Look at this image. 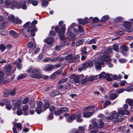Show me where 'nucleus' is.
Returning a JSON list of instances; mask_svg holds the SVG:
<instances>
[{
  "instance_id": "1",
  "label": "nucleus",
  "mask_w": 133,
  "mask_h": 133,
  "mask_svg": "<svg viewBox=\"0 0 133 133\" xmlns=\"http://www.w3.org/2000/svg\"><path fill=\"white\" fill-rule=\"evenodd\" d=\"M55 29L57 32L58 33L59 35L60 36V40L61 42L63 44V46H64L66 45L65 43L66 42L65 37L63 36L65 31V28L64 26H63L59 30V27L57 26H56L55 27Z\"/></svg>"
},
{
  "instance_id": "2",
  "label": "nucleus",
  "mask_w": 133,
  "mask_h": 133,
  "mask_svg": "<svg viewBox=\"0 0 133 133\" xmlns=\"http://www.w3.org/2000/svg\"><path fill=\"white\" fill-rule=\"evenodd\" d=\"M37 30V29L35 28V26H34L31 25L30 26L27 30V32L26 33L25 32L26 31V30L24 29H21L20 30V32L21 34H22L24 36L26 37H28L30 36V34L28 35L27 33L30 32L31 33V36H34L35 34V32Z\"/></svg>"
},
{
  "instance_id": "3",
  "label": "nucleus",
  "mask_w": 133,
  "mask_h": 133,
  "mask_svg": "<svg viewBox=\"0 0 133 133\" xmlns=\"http://www.w3.org/2000/svg\"><path fill=\"white\" fill-rule=\"evenodd\" d=\"M40 70L38 68H34L32 69L31 77L32 78H42V75L40 73Z\"/></svg>"
},
{
  "instance_id": "4",
  "label": "nucleus",
  "mask_w": 133,
  "mask_h": 133,
  "mask_svg": "<svg viewBox=\"0 0 133 133\" xmlns=\"http://www.w3.org/2000/svg\"><path fill=\"white\" fill-rule=\"evenodd\" d=\"M94 65V63L92 61H90L85 62L83 64L82 66L78 68V70L81 71L83 70L84 68L92 66Z\"/></svg>"
},
{
  "instance_id": "5",
  "label": "nucleus",
  "mask_w": 133,
  "mask_h": 133,
  "mask_svg": "<svg viewBox=\"0 0 133 133\" xmlns=\"http://www.w3.org/2000/svg\"><path fill=\"white\" fill-rule=\"evenodd\" d=\"M111 56L106 52H104L103 55H102L101 57V59L100 60L103 61H104L105 62H108L110 60Z\"/></svg>"
},
{
  "instance_id": "6",
  "label": "nucleus",
  "mask_w": 133,
  "mask_h": 133,
  "mask_svg": "<svg viewBox=\"0 0 133 133\" xmlns=\"http://www.w3.org/2000/svg\"><path fill=\"white\" fill-rule=\"evenodd\" d=\"M5 4L6 6H9L12 9H14V7H15L17 8L18 6L17 2V1H14L10 2L9 1H6Z\"/></svg>"
},
{
  "instance_id": "7",
  "label": "nucleus",
  "mask_w": 133,
  "mask_h": 133,
  "mask_svg": "<svg viewBox=\"0 0 133 133\" xmlns=\"http://www.w3.org/2000/svg\"><path fill=\"white\" fill-rule=\"evenodd\" d=\"M104 63L103 61H101L100 59H99L95 62L94 64L96 69L97 70H100L101 68V65H103Z\"/></svg>"
},
{
  "instance_id": "8",
  "label": "nucleus",
  "mask_w": 133,
  "mask_h": 133,
  "mask_svg": "<svg viewBox=\"0 0 133 133\" xmlns=\"http://www.w3.org/2000/svg\"><path fill=\"white\" fill-rule=\"evenodd\" d=\"M65 116L66 120L69 122H71L73 120L75 119L76 118V115L74 114L72 115L71 116H69L67 113H66L64 115Z\"/></svg>"
},
{
  "instance_id": "9",
  "label": "nucleus",
  "mask_w": 133,
  "mask_h": 133,
  "mask_svg": "<svg viewBox=\"0 0 133 133\" xmlns=\"http://www.w3.org/2000/svg\"><path fill=\"white\" fill-rule=\"evenodd\" d=\"M124 25L125 26V30L126 31L131 32L132 31V29L131 27V24L130 22H126L124 23Z\"/></svg>"
},
{
  "instance_id": "10",
  "label": "nucleus",
  "mask_w": 133,
  "mask_h": 133,
  "mask_svg": "<svg viewBox=\"0 0 133 133\" xmlns=\"http://www.w3.org/2000/svg\"><path fill=\"white\" fill-rule=\"evenodd\" d=\"M17 9H19L21 8L23 10H26L27 9V6L26 3L24 2H22L21 3H19L18 4Z\"/></svg>"
},
{
  "instance_id": "11",
  "label": "nucleus",
  "mask_w": 133,
  "mask_h": 133,
  "mask_svg": "<svg viewBox=\"0 0 133 133\" xmlns=\"http://www.w3.org/2000/svg\"><path fill=\"white\" fill-rule=\"evenodd\" d=\"M43 105V103L41 101L37 103L38 107L36 109V111L38 114H40L41 111V108Z\"/></svg>"
},
{
  "instance_id": "12",
  "label": "nucleus",
  "mask_w": 133,
  "mask_h": 133,
  "mask_svg": "<svg viewBox=\"0 0 133 133\" xmlns=\"http://www.w3.org/2000/svg\"><path fill=\"white\" fill-rule=\"evenodd\" d=\"M54 39L52 37L48 38L44 40V42L49 45H51L53 43Z\"/></svg>"
},
{
  "instance_id": "13",
  "label": "nucleus",
  "mask_w": 133,
  "mask_h": 133,
  "mask_svg": "<svg viewBox=\"0 0 133 133\" xmlns=\"http://www.w3.org/2000/svg\"><path fill=\"white\" fill-rule=\"evenodd\" d=\"M66 34L67 36H69L72 40L76 39V37L75 35L72 32H71L70 30H68Z\"/></svg>"
},
{
  "instance_id": "14",
  "label": "nucleus",
  "mask_w": 133,
  "mask_h": 133,
  "mask_svg": "<svg viewBox=\"0 0 133 133\" xmlns=\"http://www.w3.org/2000/svg\"><path fill=\"white\" fill-rule=\"evenodd\" d=\"M110 75H111V74H109L108 73H106L104 72H103L98 75V78H101L105 77H108L110 76Z\"/></svg>"
},
{
  "instance_id": "15",
  "label": "nucleus",
  "mask_w": 133,
  "mask_h": 133,
  "mask_svg": "<svg viewBox=\"0 0 133 133\" xmlns=\"http://www.w3.org/2000/svg\"><path fill=\"white\" fill-rule=\"evenodd\" d=\"M82 113H77L76 115V119L78 122H81L82 121L83 119L81 118Z\"/></svg>"
},
{
  "instance_id": "16",
  "label": "nucleus",
  "mask_w": 133,
  "mask_h": 133,
  "mask_svg": "<svg viewBox=\"0 0 133 133\" xmlns=\"http://www.w3.org/2000/svg\"><path fill=\"white\" fill-rule=\"evenodd\" d=\"M120 49L121 53L123 55H125L126 54L125 52H126L128 50L127 46L125 45H123L121 47Z\"/></svg>"
},
{
  "instance_id": "17",
  "label": "nucleus",
  "mask_w": 133,
  "mask_h": 133,
  "mask_svg": "<svg viewBox=\"0 0 133 133\" xmlns=\"http://www.w3.org/2000/svg\"><path fill=\"white\" fill-rule=\"evenodd\" d=\"M93 115L92 112H89L87 111L83 112V116L85 118H88L91 116Z\"/></svg>"
},
{
  "instance_id": "18",
  "label": "nucleus",
  "mask_w": 133,
  "mask_h": 133,
  "mask_svg": "<svg viewBox=\"0 0 133 133\" xmlns=\"http://www.w3.org/2000/svg\"><path fill=\"white\" fill-rule=\"evenodd\" d=\"M95 107L94 106H89L84 108L85 110H87L89 112H92L93 113L94 112Z\"/></svg>"
},
{
  "instance_id": "19",
  "label": "nucleus",
  "mask_w": 133,
  "mask_h": 133,
  "mask_svg": "<svg viewBox=\"0 0 133 133\" xmlns=\"http://www.w3.org/2000/svg\"><path fill=\"white\" fill-rule=\"evenodd\" d=\"M54 68V66L52 65H47L44 67V70L46 71L52 70Z\"/></svg>"
},
{
  "instance_id": "20",
  "label": "nucleus",
  "mask_w": 133,
  "mask_h": 133,
  "mask_svg": "<svg viewBox=\"0 0 133 133\" xmlns=\"http://www.w3.org/2000/svg\"><path fill=\"white\" fill-rule=\"evenodd\" d=\"M12 68V66L10 65L6 66L4 68V71L6 72H9Z\"/></svg>"
},
{
  "instance_id": "21",
  "label": "nucleus",
  "mask_w": 133,
  "mask_h": 133,
  "mask_svg": "<svg viewBox=\"0 0 133 133\" xmlns=\"http://www.w3.org/2000/svg\"><path fill=\"white\" fill-rule=\"evenodd\" d=\"M14 126L18 129V131H19L22 130V124L20 123H14Z\"/></svg>"
},
{
  "instance_id": "22",
  "label": "nucleus",
  "mask_w": 133,
  "mask_h": 133,
  "mask_svg": "<svg viewBox=\"0 0 133 133\" xmlns=\"http://www.w3.org/2000/svg\"><path fill=\"white\" fill-rule=\"evenodd\" d=\"M21 108V104L18 103H15L13 105V107L12 109L14 111L17 108V109H20Z\"/></svg>"
},
{
  "instance_id": "23",
  "label": "nucleus",
  "mask_w": 133,
  "mask_h": 133,
  "mask_svg": "<svg viewBox=\"0 0 133 133\" xmlns=\"http://www.w3.org/2000/svg\"><path fill=\"white\" fill-rule=\"evenodd\" d=\"M87 17H85L84 19H78V23L80 24L84 25L87 23L86 20Z\"/></svg>"
},
{
  "instance_id": "24",
  "label": "nucleus",
  "mask_w": 133,
  "mask_h": 133,
  "mask_svg": "<svg viewBox=\"0 0 133 133\" xmlns=\"http://www.w3.org/2000/svg\"><path fill=\"white\" fill-rule=\"evenodd\" d=\"M9 33L10 34L12 35L15 38H17L19 36L18 34V33H17L15 31L12 30H11L10 31Z\"/></svg>"
},
{
  "instance_id": "25",
  "label": "nucleus",
  "mask_w": 133,
  "mask_h": 133,
  "mask_svg": "<svg viewBox=\"0 0 133 133\" xmlns=\"http://www.w3.org/2000/svg\"><path fill=\"white\" fill-rule=\"evenodd\" d=\"M118 96V95L115 93H112L110 94L109 98L110 100H113L116 98Z\"/></svg>"
},
{
  "instance_id": "26",
  "label": "nucleus",
  "mask_w": 133,
  "mask_h": 133,
  "mask_svg": "<svg viewBox=\"0 0 133 133\" xmlns=\"http://www.w3.org/2000/svg\"><path fill=\"white\" fill-rule=\"evenodd\" d=\"M98 75H95V76H91L89 77L88 78V81H91L95 79H98Z\"/></svg>"
},
{
  "instance_id": "27",
  "label": "nucleus",
  "mask_w": 133,
  "mask_h": 133,
  "mask_svg": "<svg viewBox=\"0 0 133 133\" xmlns=\"http://www.w3.org/2000/svg\"><path fill=\"white\" fill-rule=\"evenodd\" d=\"M126 102L129 105L133 106V100L128 98L126 99Z\"/></svg>"
},
{
  "instance_id": "28",
  "label": "nucleus",
  "mask_w": 133,
  "mask_h": 133,
  "mask_svg": "<svg viewBox=\"0 0 133 133\" xmlns=\"http://www.w3.org/2000/svg\"><path fill=\"white\" fill-rule=\"evenodd\" d=\"M68 79L67 78H64L61 79L57 82L58 84L59 85L61 84H63L68 81Z\"/></svg>"
},
{
  "instance_id": "29",
  "label": "nucleus",
  "mask_w": 133,
  "mask_h": 133,
  "mask_svg": "<svg viewBox=\"0 0 133 133\" xmlns=\"http://www.w3.org/2000/svg\"><path fill=\"white\" fill-rule=\"evenodd\" d=\"M48 4V2L47 0H42L41 5L43 7H46Z\"/></svg>"
},
{
  "instance_id": "30",
  "label": "nucleus",
  "mask_w": 133,
  "mask_h": 133,
  "mask_svg": "<svg viewBox=\"0 0 133 133\" xmlns=\"http://www.w3.org/2000/svg\"><path fill=\"white\" fill-rule=\"evenodd\" d=\"M59 94V92L57 91H55L50 93L49 95L51 97H54Z\"/></svg>"
},
{
  "instance_id": "31",
  "label": "nucleus",
  "mask_w": 133,
  "mask_h": 133,
  "mask_svg": "<svg viewBox=\"0 0 133 133\" xmlns=\"http://www.w3.org/2000/svg\"><path fill=\"white\" fill-rule=\"evenodd\" d=\"M93 124L95 127H98V124L97 122V120L96 119H93L91 122Z\"/></svg>"
},
{
  "instance_id": "32",
  "label": "nucleus",
  "mask_w": 133,
  "mask_h": 133,
  "mask_svg": "<svg viewBox=\"0 0 133 133\" xmlns=\"http://www.w3.org/2000/svg\"><path fill=\"white\" fill-rule=\"evenodd\" d=\"M65 59L66 60H70V62H72L73 60H72L73 58V56L72 54H69L68 55L65 57Z\"/></svg>"
},
{
  "instance_id": "33",
  "label": "nucleus",
  "mask_w": 133,
  "mask_h": 133,
  "mask_svg": "<svg viewBox=\"0 0 133 133\" xmlns=\"http://www.w3.org/2000/svg\"><path fill=\"white\" fill-rule=\"evenodd\" d=\"M111 114L112 117L114 119H116L118 117V114L115 112H113Z\"/></svg>"
},
{
  "instance_id": "34",
  "label": "nucleus",
  "mask_w": 133,
  "mask_h": 133,
  "mask_svg": "<svg viewBox=\"0 0 133 133\" xmlns=\"http://www.w3.org/2000/svg\"><path fill=\"white\" fill-rule=\"evenodd\" d=\"M61 73V71H58L55 72L53 74H52L51 77H53L54 78L56 77L55 75H60Z\"/></svg>"
},
{
  "instance_id": "35",
  "label": "nucleus",
  "mask_w": 133,
  "mask_h": 133,
  "mask_svg": "<svg viewBox=\"0 0 133 133\" xmlns=\"http://www.w3.org/2000/svg\"><path fill=\"white\" fill-rule=\"evenodd\" d=\"M122 19V17H117L114 19L113 20V21L114 23H117L121 21Z\"/></svg>"
},
{
  "instance_id": "36",
  "label": "nucleus",
  "mask_w": 133,
  "mask_h": 133,
  "mask_svg": "<svg viewBox=\"0 0 133 133\" xmlns=\"http://www.w3.org/2000/svg\"><path fill=\"white\" fill-rule=\"evenodd\" d=\"M74 81L76 83H79L80 81L79 79V77L78 75H76L74 79Z\"/></svg>"
},
{
  "instance_id": "37",
  "label": "nucleus",
  "mask_w": 133,
  "mask_h": 133,
  "mask_svg": "<svg viewBox=\"0 0 133 133\" xmlns=\"http://www.w3.org/2000/svg\"><path fill=\"white\" fill-rule=\"evenodd\" d=\"M22 22V21L16 18L14 19L13 21V23H14L19 24L21 23Z\"/></svg>"
},
{
  "instance_id": "38",
  "label": "nucleus",
  "mask_w": 133,
  "mask_h": 133,
  "mask_svg": "<svg viewBox=\"0 0 133 133\" xmlns=\"http://www.w3.org/2000/svg\"><path fill=\"white\" fill-rule=\"evenodd\" d=\"M133 85L129 86L126 88L125 90L127 91H130L132 90Z\"/></svg>"
},
{
  "instance_id": "39",
  "label": "nucleus",
  "mask_w": 133,
  "mask_h": 133,
  "mask_svg": "<svg viewBox=\"0 0 133 133\" xmlns=\"http://www.w3.org/2000/svg\"><path fill=\"white\" fill-rule=\"evenodd\" d=\"M9 92L8 90H5L4 92L3 96L5 97H8L9 95Z\"/></svg>"
},
{
  "instance_id": "40",
  "label": "nucleus",
  "mask_w": 133,
  "mask_h": 133,
  "mask_svg": "<svg viewBox=\"0 0 133 133\" xmlns=\"http://www.w3.org/2000/svg\"><path fill=\"white\" fill-rule=\"evenodd\" d=\"M97 39L96 38L93 39L90 41L89 43V44L95 43L97 41Z\"/></svg>"
},
{
  "instance_id": "41",
  "label": "nucleus",
  "mask_w": 133,
  "mask_h": 133,
  "mask_svg": "<svg viewBox=\"0 0 133 133\" xmlns=\"http://www.w3.org/2000/svg\"><path fill=\"white\" fill-rule=\"evenodd\" d=\"M26 77L25 74H22L19 76L17 77V80H20Z\"/></svg>"
},
{
  "instance_id": "42",
  "label": "nucleus",
  "mask_w": 133,
  "mask_h": 133,
  "mask_svg": "<svg viewBox=\"0 0 133 133\" xmlns=\"http://www.w3.org/2000/svg\"><path fill=\"white\" fill-rule=\"evenodd\" d=\"M8 32L6 30H2L0 31V34L2 36H4L6 35Z\"/></svg>"
},
{
  "instance_id": "43",
  "label": "nucleus",
  "mask_w": 133,
  "mask_h": 133,
  "mask_svg": "<svg viewBox=\"0 0 133 133\" xmlns=\"http://www.w3.org/2000/svg\"><path fill=\"white\" fill-rule=\"evenodd\" d=\"M109 18V17L108 15H105L102 17L101 19V21L102 22L105 21L108 19Z\"/></svg>"
},
{
  "instance_id": "44",
  "label": "nucleus",
  "mask_w": 133,
  "mask_h": 133,
  "mask_svg": "<svg viewBox=\"0 0 133 133\" xmlns=\"http://www.w3.org/2000/svg\"><path fill=\"white\" fill-rule=\"evenodd\" d=\"M111 104V102L110 101H106L104 103L103 105V107L105 108L107 105H110Z\"/></svg>"
},
{
  "instance_id": "45",
  "label": "nucleus",
  "mask_w": 133,
  "mask_h": 133,
  "mask_svg": "<svg viewBox=\"0 0 133 133\" xmlns=\"http://www.w3.org/2000/svg\"><path fill=\"white\" fill-rule=\"evenodd\" d=\"M118 45L115 44L113 45V49L116 51H118Z\"/></svg>"
},
{
  "instance_id": "46",
  "label": "nucleus",
  "mask_w": 133,
  "mask_h": 133,
  "mask_svg": "<svg viewBox=\"0 0 133 133\" xmlns=\"http://www.w3.org/2000/svg\"><path fill=\"white\" fill-rule=\"evenodd\" d=\"M125 90V89H120L116 91V94L118 95L119 94L123 92Z\"/></svg>"
},
{
  "instance_id": "47",
  "label": "nucleus",
  "mask_w": 133,
  "mask_h": 133,
  "mask_svg": "<svg viewBox=\"0 0 133 133\" xmlns=\"http://www.w3.org/2000/svg\"><path fill=\"white\" fill-rule=\"evenodd\" d=\"M8 19L13 22V21L14 19V16L12 15H10L8 16Z\"/></svg>"
},
{
  "instance_id": "48",
  "label": "nucleus",
  "mask_w": 133,
  "mask_h": 133,
  "mask_svg": "<svg viewBox=\"0 0 133 133\" xmlns=\"http://www.w3.org/2000/svg\"><path fill=\"white\" fill-rule=\"evenodd\" d=\"M87 49L86 47L84 48L82 50V53L83 55H85L87 54L88 51H86Z\"/></svg>"
},
{
  "instance_id": "49",
  "label": "nucleus",
  "mask_w": 133,
  "mask_h": 133,
  "mask_svg": "<svg viewBox=\"0 0 133 133\" xmlns=\"http://www.w3.org/2000/svg\"><path fill=\"white\" fill-rule=\"evenodd\" d=\"M16 89L15 88L13 90H11L10 91V94L11 96H13L15 94Z\"/></svg>"
},
{
  "instance_id": "50",
  "label": "nucleus",
  "mask_w": 133,
  "mask_h": 133,
  "mask_svg": "<svg viewBox=\"0 0 133 133\" xmlns=\"http://www.w3.org/2000/svg\"><path fill=\"white\" fill-rule=\"evenodd\" d=\"M28 47L29 48H31L34 46V44L33 43L31 42H29L27 44Z\"/></svg>"
},
{
  "instance_id": "51",
  "label": "nucleus",
  "mask_w": 133,
  "mask_h": 133,
  "mask_svg": "<svg viewBox=\"0 0 133 133\" xmlns=\"http://www.w3.org/2000/svg\"><path fill=\"white\" fill-rule=\"evenodd\" d=\"M29 98L28 97H26L22 101V103L23 104H25L27 103L28 101Z\"/></svg>"
},
{
  "instance_id": "52",
  "label": "nucleus",
  "mask_w": 133,
  "mask_h": 133,
  "mask_svg": "<svg viewBox=\"0 0 133 133\" xmlns=\"http://www.w3.org/2000/svg\"><path fill=\"white\" fill-rule=\"evenodd\" d=\"M84 42L83 40H81L76 42V44L77 46H79L82 44Z\"/></svg>"
},
{
  "instance_id": "53",
  "label": "nucleus",
  "mask_w": 133,
  "mask_h": 133,
  "mask_svg": "<svg viewBox=\"0 0 133 133\" xmlns=\"http://www.w3.org/2000/svg\"><path fill=\"white\" fill-rule=\"evenodd\" d=\"M15 64L17 65L18 68V69H21L22 67L21 64L18 62V61L14 63Z\"/></svg>"
},
{
  "instance_id": "54",
  "label": "nucleus",
  "mask_w": 133,
  "mask_h": 133,
  "mask_svg": "<svg viewBox=\"0 0 133 133\" xmlns=\"http://www.w3.org/2000/svg\"><path fill=\"white\" fill-rule=\"evenodd\" d=\"M61 111L62 112H68L69 110L67 108L63 107L60 108Z\"/></svg>"
},
{
  "instance_id": "55",
  "label": "nucleus",
  "mask_w": 133,
  "mask_h": 133,
  "mask_svg": "<svg viewBox=\"0 0 133 133\" xmlns=\"http://www.w3.org/2000/svg\"><path fill=\"white\" fill-rule=\"evenodd\" d=\"M62 113V111H61L60 109H59V110H58L57 111H56L55 112V115L58 116L59 115L61 114Z\"/></svg>"
},
{
  "instance_id": "56",
  "label": "nucleus",
  "mask_w": 133,
  "mask_h": 133,
  "mask_svg": "<svg viewBox=\"0 0 133 133\" xmlns=\"http://www.w3.org/2000/svg\"><path fill=\"white\" fill-rule=\"evenodd\" d=\"M77 25L75 23H72L69 27L68 30H70L73 27L76 26Z\"/></svg>"
},
{
  "instance_id": "57",
  "label": "nucleus",
  "mask_w": 133,
  "mask_h": 133,
  "mask_svg": "<svg viewBox=\"0 0 133 133\" xmlns=\"http://www.w3.org/2000/svg\"><path fill=\"white\" fill-rule=\"evenodd\" d=\"M29 103L30 105L31 108H34L35 107L34 103L33 101H30Z\"/></svg>"
},
{
  "instance_id": "58",
  "label": "nucleus",
  "mask_w": 133,
  "mask_h": 133,
  "mask_svg": "<svg viewBox=\"0 0 133 133\" xmlns=\"http://www.w3.org/2000/svg\"><path fill=\"white\" fill-rule=\"evenodd\" d=\"M5 49V47L3 44L0 45V49L2 51H3Z\"/></svg>"
},
{
  "instance_id": "59",
  "label": "nucleus",
  "mask_w": 133,
  "mask_h": 133,
  "mask_svg": "<svg viewBox=\"0 0 133 133\" xmlns=\"http://www.w3.org/2000/svg\"><path fill=\"white\" fill-rule=\"evenodd\" d=\"M16 114L18 115H20L22 114V112L20 108L17 109Z\"/></svg>"
},
{
  "instance_id": "60",
  "label": "nucleus",
  "mask_w": 133,
  "mask_h": 133,
  "mask_svg": "<svg viewBox=\"0 0 133 133\" xmlns=\"http://www.w3.org/2000/svg\"><path fill=\"white\" fill-rule=\"evenodd\" d=\"M28 106L27 105H25L23 106L22 110L24 111H25L28 110Z\"/></svg>"
},
{
  "instance_id": "61",
  "label": "nucleus",
  "mask_w": 133,
  "mask_h": 133,
  "mask_svg": "<svg viewBox=\"0 0 133 133\" xmlns=\"http://www.w3.org/2000/svg\"><path fill=\"white\" fill-rule=\"evenodd\" d=\"M99 19L97 17H95L92 19V22L93 23H97L98 22Z\"/></svg>"
},
{
  "instance_id": "62",
  "label": "nucleus",
  "mask_w": 133,
  "mask_h": 133,
  "mask_svg": "<svg viewBox=\"0 0 133 133\" xmlns=\"http://www.w3.org/2000/svg\"><path fill=\"white\" fill-rule=\"evenodd\" d=\"M78 29L79 31L80 32H83V28L82 26L80 25H79L78 26Z\"/></svg>"
},
{
  "instance_id": "63",
  "label": "nucleus",
  "mask_w": 133,
  "mask_h": 133,
  "mask_svg": "<svg viewBox=\"0 0 133 133\" xmlns=\"http://www.w3.org/2000/svg\"><path fill=\"white\" fill-rule=\"evenodd\" d=\"M88 81V79L86 78L83 79L81 81V83L82 84H85Z\"/></svg>"
},
{
  "instance_id": "64",
  "label": "nucleus",
  "mask_w": 133,
  "mask_h": 133,
  "mask_svg": "<svg viewBox=\"0 0 133 133\" xmlns=\"http://www.w3.org/2000/svg\"><path fill=\"white\" fill-rule=\"evenodd\" d=\"M31 3L32 4V5L34 6H36L38 4V2L36 1H31Z\"/></svg>"
}]
</instances>
